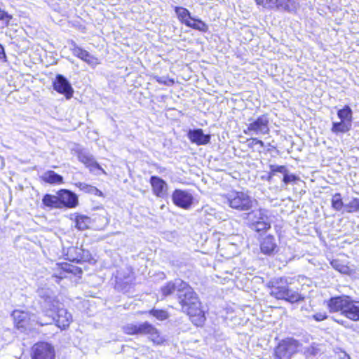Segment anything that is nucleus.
I'll use <instances>...</instances> for the list:
<instances>
[{
    "label": "nucleus",
    "instance_id": "1",
    "mask_svg": "<svg viewBox=\"0 0 359 359\" xmlns=\"http://www.w3.org/2000/svg\"><path fill=\"white\" fill-rule=\"evenodd\" d=\"M74 252L77 255L69 262H57L52 270V278L57 284H60L63 280H66L70 286L77 285L83 277V269L76 266V264H82L89 262L91 259V255L88 250L73 248Z\"/></svg>",
    "mask_w": 359,
    "mask_h": 359
},
{
    "label": "nucleus",
    "instance_id": "2",
    "mask_svg": "<svg viewBox=\"0 0 359 359\" xmlns=\"http://www.w3.org/2000/svg\"><path fill=\"white\" fill-rule=\"evenodd\" d=\"M179 287L177 299L182 312L189 317L194 325L203 327L206 316L198 295L189 283L182 280H180Z\"/></svg>",
    "mask_w": 359,
    "mask_h": 359
},
{
    "label": "nucleus",
    "instance_id": "3",
    "mask_svg": "<svg viewBox=\"0 0 359 359\" xmlns=\"http://www.w3.org/2000/svg\"><path fill=\"white\" fill-rule=\"evenodd\" d=\"M123 332L127 335L146 336L154 346H163L168 343L167 337L149 321L126 324L123 327Z\"/></svg>",
    "mask_w": 359,
    "mask_h": 359
},
{
    "label": "nucleus",
    "instance_id": "4",
    "mask_svg": "<svg viewBox=\"0 0 359 359\" xmlns=\"http://www.w3.org/2000/svg\"><path fill=\"white\" fill-rule=\"evenodd\" d=\"M330 313H340L352 321H359V301L348 295L332 297L327 302Z\"/></svg>",
    "mask_w": 359,
    "mask_h": 359
},
{
    "label": "nucleus",
    "instance_id": "5",
    "mask_svg": "<svg viewBox=\"0 0 359 359\" xmlns=\"http://www.w3.org/2000/svg\"><path fill=\"white\" fill-rule=\"evenodd\" d=\"M220 196L224 204L234 210L247 212L254 206V200L248 191L231 189Z\"/></svg>",
    "mask_w": 359,
    "mask_h": 359
},
{
    "label": "nucleus",
    "instance_id": "6",
    "mask_svg": "<svg viewBox=\"0 0 359 359\" xmlns=\"http://www.w3.org/2000/svg\"><path fill=\"white\" fill-rule=\"evenodd\" d=\"M53 304L52 307L43 311L41 316L38 317L36 324L39 326H45L51 324L50 322L43 320V317H48L53 320L55 325L60 330H65L69 327L72 321V316L65 309L56 307Z\"/></svg>",
    "mask_w": 359,
    "mask_h": 359
},
{
    "label": "nucleus",
    "instance_id": "7",
    "mask_svg": "<svg viewBox=\"0 0 359 359\" xmlns=\"http://www.w3.org/2000/svg\"><path fill=\"white\" fill-rule=\"evenodd\" d=\"M300 343L297 339L287 337L280 340L274 347L273 355L274 359H291L297 354Z\"/></svg>",
    "mask_w": 359,
    "mask_h": 359
},
{
    "label": "nucleus",
    "instance_id": "8",
    "mask_svg": "<svg viewBox=\"0 0 359 359\" xmlns=\"http://www.w3.org/2000/svg\"><path fill=\"white\" fill-rule=\"evenodd\" d=\"M31 359H55L54 346L45 341H39L33 344L30 349Z\"/></svg>",
    "mask_w": 359,
    "mask_h": 359
},
{
    "label": "nucleus",
    "instance_id": "9",
    "mask_svg": "<svg viewBox=\"0 0 359 359\" xmlns=\"http://www.w3.org/2000/svg\"><path fill=\"white\" fill-rule=\"evenodd\" d=\"M270 132L269 119L267 114L258 116L256 119L252 120L243 130L246 135H267Z\"/></svg>",
    "mask_w": 359,
    "mask_h": 359
},
{
    "label": "nucleus",
    "instance_id": "10",
    "mask_svg": "<svg viewBox=\"0 0 359 359\" xmlns=\"http://www.w3.org/2000/svg\"><path fill=\"white\" fill-rule=\"evenodd\" d=\"M56 194L60 209H74L79 204L78 196L69 189H60Z\"/></svg>",
    "mask_w": 359,
    "mask_h": 359
},
{
    "label": "nucleus",
    "instance_id": "11",
    "mask_svg": "<svg viewBox=\"0 0 359 359\" xmlns=\"http://www.w3.org/2000/svg\"><path fill=\"white\" fill-rule=\"evenodd\" d=\"M171 198L175 206L183 210L190 209L194 203L193 195L189 191L180 189H175L172 191Z\"/></svg>",
    "mask_w": 359,
    "mask_h": 359
},
{
    "label": "nucleus",
    "instance_id": "12",
    "mask_svg": "<svg viewBox=\"0 0 359 359\" xmlns=\"http://www.w3.org/2000/svg\"><path fill=\"white\" fill-rule=\"evenodd\" d=\"M292 278L283 276L271 281L269 285L270 295L276 299L280 300L290 285H292Z\"/></svg>",
    "mask_w": 359,
    "mask_h": 359
},
{
    "label": "nucleus",
    "instance_id": "13",
    "mask_svg": "<svg viewBox=\"0 0 359 359\" xmlns=\"http://www.w3.org/2000/svg\"><path fill=\"white\" fill-rule=\"evenodd\" d=\"M260 252L266 256H272L279 251L278 243L273 234H267L259 238Z\"/></svg>",
    "mask_w": 359,
    "mask_h": 359
},
{
    "label": "nucleus",
    "instance_id": "14",
    "mask_svg": "<svg viewBox=\"0 0 359 359\" xmlns=\"http://www.w3.org/2000/svg\"><path fill=\"white\" fill-rule=\"evenodd\" d=\"M53 89L59 94L65 95L67 99H70L74 95V89L67 79L62 74H57L53 81Z\"/></svg>",
    "mask_w": 359,
    "mask_h": 359
},
{
    "label": "nucleus",
    "instance_id": "15",
    "mask_svg": "<svg viewBox=\"0 0 359 359\" xmlns=\"http://www.w3.org/2000/svg\"><path fill=\"white\" fill-rule=\"evenodd\" d=\"M152 194L157 198H164L168 194V185L161 177L152 175L149 179Z\"/></svg>",
    "mask_w": 359,
    "mask_h": 359
},
{
    "label": "nucleus",
    "instance_id": "16",
    "mask_svg": "<svg viewBox=\"0 0 359 359\" xmlns=\"http://www.w3.org/2000/svg\"><path fill=\"white\" fill-rule=\"evenodd\" d=\"M72 54L89 65H97L100 63L97 57L92 55L88 51L74 43L71 48Z\"/></svg>",
    "mask_w": 359,
    "mask_h": 359
},
{
    "label": "nucleus",
    "instance_id": "17",
    "mask_svg": "<svg viewBox=\"0 0 359 359\" xmlns=\"http://www.w3.org/2000/svg\"><path fill=\"white\" fill-rule=\"evenodd\" d=\"M69 219L74 223V227L79 231L88 230L90 229L92 226L91 218L80 212L71 214Z\"/></svg>",
    "mask_w": 359,
    "mask_h": 359
},
{
    "label": "nucleus",
    "instance_id": "18",
    "mask_svg": "<svg viewBox=\"0 0 359 359\" xmlns=\"http://www.w3.org/2000/svg\"><path fill=\"white\" fill-rule=\"evenodd\" d=\"M13 323L18 330H26L29 325L30 318L28 313L21 310H14L11 314Z\"/></svg>",
    "mask_w": 359,
    "mask_h": 359
},
{
    "label": "nucleus",
    "instance_id": "19",
    "mask_svg": "<svg viewBox=\"0 0 359 359\" xmlns=\"http://www.w3.org/2000/svg\"><path fill=\"white\" fill-rule=\"evenodd\" d=\"M280 300L290 304H298L305 300V295L301 292L299 288H294L290 285Z\"/></svg>",
    "mask_w": 359,
    "mask_h": 359
},
{
    "label": "nucleus",
    "instance_id": "20",
    "mask_svg": "<svg viewBox=\"0 0 359 359\" xmlns=\"http://www.w3.org/2000/svg\"><path fill=\"white\" fill-rule=\"evenodd\" d=\"M187 136L189 140L196 144V145H205L210 142V135H205L201 128L190 130L188 132Z\"/></svg>",
    "mask_w": 359,
    "mask_h": 359
},
{
    "label": "nucleus",
    "instance_id": "21",
    "mask_svg": "<svg viewBox=\"0 0 359 359\" xmlns=\"http://www.w3.org/2000/svg\"><path fill=\"white\" fill-rule=\"evenodd\" d=\"M252 229L258 233H264L271 228V222L268 219L267 215L260 212L257 220L250 224Z\"/></svg>",
    "mask_w": 359,
    "mask_h": 359
},
{
    "label": "nucleus",
    "instance_id": "22",
    "mask_svg": "<svg viewBox=\"0 0 359 359\" xmlns=\"http://www.w3.org/2000/svg\"><path fill=\"white\" fill-rule=\"evenodd\" d=\"M40 180L44 183L50 184H62L64 178L62 175L56 173L53 170H48L40 177Z\"/></svg>",
    "mask_w": 359,
    "mask_h": 359
},
{
    "label": "nucleus",
    "instance_id": "23",
    "mask_svg": "<svg viewBox=\"0 0 359 359\" xmlns=\"http://www.w3.org/2000/svg\"><path fill=\"white\" fill-rule=\"evenodd\" d=\"M299 7L297 0H274V8L276 10L292 12L296 11Z\"/></svg>",
    "mask_w": 359,
    "mask_h": 359
},
{
    "label": "nucleus",
    "instance_id": "24",
    "mask_svg": "<svg viewBox=\"0 0 359 359\" xmlns=\"http://www.w3.org/2000/svg\"><path fill=\"white\" fill-rule=\"evenodd\" d=\"M74 185L79 191H81L85 194H93V195H95L97 196H100V197L103 196V193L100 189H98L97 187H95L91 184H86V183L82 182H75L74 184Z\"/></svg>",
    "mask_w": 359,
    "mask_h": 359
},
{
    "label": "nucleus",
    "instance_id": "25",
    "mask_svg": "<svg viewBox=\"0 0 359 359\" xmlns=\"http://www.w3.org/2000/svg\"><path fill=\"white\" fill-rule=\"evenodd\" d=\"M174 11L179 22L187 27L188 24L192 19L190 11L182 6H175L174 8Z\"/></svg>",
    "mask_w": 359,
    "mask_h": 359
},
{
    "label": "nucleus",
    "instance_id": "26",
    "mask_svg": "<svg viewBox=\"0 0 359 359\" xmlns=\"http://www.w3.org/2000/svg\"><path fill=\"white\" fill-rule=\"evenodd\" d=\"M42 205L43 208L60 209L57 196L50 194H46L42 198Z\"/></svg>",
    "mask_w": 359,
    "mask_h": 359
},
{
    "label": "nucleus",
    "instance_id": "27",
    "mask_svg": "<svg viewBox=\"0 0 359 359\" xmlns=\"http://www.w3.org/2000/svg\"><path fill=\"white\" fill-rule=\"evenodd\" d=\"M180 283L177 285L172 281H168L160 288V293L163 299L172 295L176 291L178 292Z\"/></svg>",
    "mask_w": 359,
    "mask_h": 359
},
{
    "label": "nucleus",
    "instance_id": "28",
    "mask_svg": "<svg viewBox=\"0 0 359 359\" xmlns=\"http://www.w3.org/2000/svg\"><path fill=\"white\" fill-rule=\"evenodd\" d=\"M351 128V123L348 121H340L337 122H333L332 124L331 131L338 135L339 133H348Z\"/></svg>",
    "mask_w": 359,
    "mask_h": 359
},
{
    "label": "nucleus",
    "instance_id": "29",
    "mask_svg": "<svg viewBox=\"0 0 359 359\" xmlns=\"http://www.w3.org/2000/svg\"><path fill=\"white\" fill-rule=\"evenodd\" d=\"M187 27L205 33L208 32V25L200 18H192Z\"/></svg>",
    "mask_w": 359,
    "mask_h": 359
},
{
    "label": "nucleus",
    "instance_id": "30",
    "mask_svg": "<svg viewBox=\"0 0 359 359\" xmlns=\"http://www.w3.org/2000/svg\"><path fill=\"white\" fill-rule=\"evenodd\" d=\"M142 313H147L153 316L156 320L163 321L169 318V313L165 309H158L153 308L147 311H143Z\"/></svg>",
    "mask_w": 359,
    "mask_h": 359
},
{
    "label": "nucleus",
    "instance_id": "31",
    "mask_svg": "<svg viewBox=\"0 0 359 359\" xmlns=\"http://www.w3.org/2000/svg\"><path fill=\"white\" fill-rule=\"evenodd\" d=\"M337 116L340 121H348L351 123L353 118L352 109L348 105H345L342 109L338 110Z\"/></svg>",
    "mask_w": 359,
    "mask_h": 359
},
{
    "label": "nucleus",
    "instance_id": "32",
    "mask_svg": "<svg viewBox=\"0 0 359 359\" xmlns=\"http://www.w3.org/2000/svg\"><path fill=\"white\" fill-rule=\"evenodd\" d=\"M90 172H93L95 170L100 171L103 174H106L105 170L101 167V165L96 161V160L91 156L88 160L83 164Z\"/></svg>",
    "mask_w": 359,
    "mask_h": 359
},
{
    "label": "nucleus",
    "instance_id": "33",
    "mask_svg": "<svg viewBox=\"0 0 359 359\" xmlns=\"http://www.w3.org/2000/svg\"><path fill=\"white\" fill-rule=\"evenodd\" d=\"M331 206L336 211H340L344 208L342 196L340 193H335L331 198Z\"/></svg>",
    "mask_w": 359,
    "mask_h": 359
},
{
    "label": "nucleus",
    "instance_id": "34",
    "mask_svg": "<svg viewBox=\"0 0 359 359\" xmlns=\"http://www.w3.org/2000/svg\"><path fill=\"white\" fill-rule=\"evenodd\" d=\"M344 210L348 213L359 212V198H353L344 206Z\"/></svg>",
    "mask_w": 359,
    "mask_h": 359
},
{
    "label": "nucleus",
    "instance_id": "35",
    "mask_svg": "<svg viewBox=\"0 0 359 359\" xmlns=\"http://www.w3.org/2000/svg\"><path fill=\"white\" fill-rule=\"evenodd\" d=\"M330 264L335 270L341 273L348 274L351 271L348 266L341 263L338 259H333Z\"/></svg>",
    "mask_w": 359,
    "mask_h": 359
},
{
    "label": "nucleus",
    "instance_id": "36",
    "mask_svg": "<svg viewBox=\"0 0 359 359\" xmlns=\"http://www.w3.org/2000/svg\"><path fill=\"white\" fill-rule=\"evenodd\" d=\"M73 151L74 154L76 156L78 161L83 164H84L91 156V155L88 154L81 148L74 149Z\"/></svg>",
    "mask_w": 359,
    "mask_h": 359
},
{
    "label": "nucleus",
    "instance_id": "37",
    "mask_svg": "<svg viewBox=\"0 0 359 359\" xmlns=\"http://www.w3.org/2000/svg\"><path fill=\"white\" fill-rule=\"evenodd\" d=\"M270 171L269 172V177H271L272 176L275 175L276 172H280V173H286L287 172V168L285 165H271L269 166Z\"/></svg>",
    "mask_w": 359,
    "mask_h": 359
},
{
    "label": "nucleus",
    "instance_id": "38",
    "mask_svg": "<svg viewBox=\"0 0 359 359\" xmlns=\"http://www.w3.org/2000/svg\"><path fill=\"white\" fill-rule=\"evenodd\" d=\"M154 79L158 84L165 85L168 86H173L175 83L174 79L172 78L164 79L163 77L155 76Z\"/></svg>",
    "mask_w": 359,
    "mask_h": 359
},
{
    "label": "nucleus",
    "instance_id": "39",
    "mask_svg": "<svg viewBox=\"0 0 359 359\" xmlns=\"http://www.w3.org/2000/svg\"><path fill=\"white\" fill-rule=\"evenodd\" d=\"M258 6L264 8L273 9L274 8V0H255Z\"/></svg>",
    "mask_w": 359,
    "mask_h": 359
},
{
    "label": "nucleus",
    "instance_id": "40",
    "mask_svg": "<svg viewBox=\"0 0 359 359\" xmlns=\"http://www.w3.org/2000/svg\"><path fill=\"white\" fill-rule=\"evenodd\" d=\"M318 352V349L315 344H311V346L306 347L304 350V355L306 357H311L316 355Z\"/></svg>",
    "mask_w": 359,
    "mask_h": 359
},
{
    "label": "nucleus",
    "instance_id": "41",
    "mask_svg": "<svg viewBox=\"0 0 359 359\" xmlns=\"http://www.w3.org/2000/svg\"><path fill=\"white\" fill-rule=\"evenodd\" d=\"M13 19V15L8 12L1 10L0 8V20L5 22L6 25H8L10 21Z\"/></svg>",
    "mask_w": 359,
    "mask_h": 359
},
{
    "label": "nucleus",
    "instance_id": "42",
    "mask_svg": "<svg viewBox=\"0 0 359 359\" xmlns=\"http://www.w3.org/2000/svg\"><path fill=\"white\" fill-rule=\"evenodd\" d=\"M299 180V177L295 175H288L287 172L284 173L283 182L285 184H287L290 182H294Z\"/></svg>",
    "mask_w": 359,
    "mask_h": 359
},
{
    "label": "nucleus",
    "instance_id": "43",
    "mask_svg": "<svg viewBox=\"0 0 359 359\" xmlns=\"http://www.w3.org/2000/svg\"><path fill=\"white\" fill-rule=\"evenodd\" d=\"M312 318L316 321H323L328 318L326 312H318L313 315Z\"/></svg>",
    "mask_w": 359,
    "mask_h": 359
},
{
    "label": "nucleus",
    "instance_id": "44",
    "mask_svg": "<svg viewBox=\"0 0 359 359\" xmlns=\"http://www.w3.org/2000/svg\"><path fill=\"white\" fill-rule=\"evenodd\" d=\"M255 141H257V137H253V138H250V139L248 140V148L252 149V148H254L255 146H257V142H255Z\"/></svg>",
    "mask_w": 359,
    "mask_h": 359
},
{
    "label": "nucleus",
    "instance_id": "45",
    "mask_svg": "<svg viewBox=\"0 0 359 359\" xmlns=\"http://www.w3.org/2000/svg\"><path fill=\"white\" fill-rule=\"evenodd\" d=\"M6 53L3 46L0 43V59L5 58Z\"/></svg>",
    "mask_w": 359,
    "mask_h": 359
},
{
    "label": "nucleus",
    "instance_id": "46",
    "mask_svg": "<svg viewBox=\"0 0 359 359\" xmlns=\"http://www.w3.org/2000/svg\"><path fill=\"white\" fill-rule=\"evenodd\" d=\"M255 142H257V145L259 146L260 147H263L264 146V142L258 138H257V141H255Z\"/></svg>",
    "mask_w": 359,
    "mask_h": 359
}]
</instances>
